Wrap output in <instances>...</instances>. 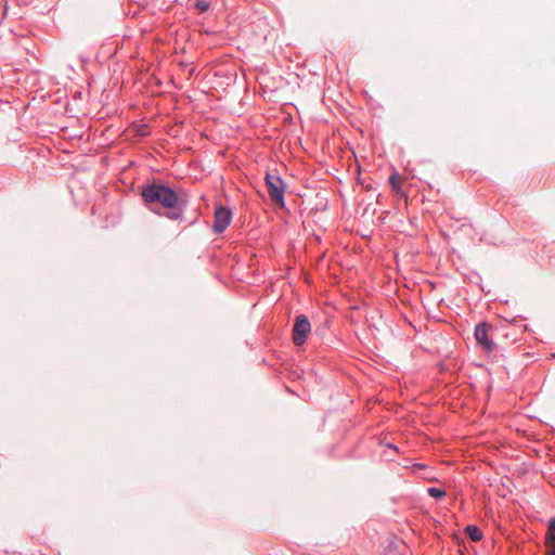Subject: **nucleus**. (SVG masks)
Listing matches in <instances>:
<instances>
[{"label": "nucleus", "instance_id": "1", "mask_svg": "<svg viewBox=\"0 0 555 555\" xmlns=\"http://www.w3.org/2000/svg\"><path fill=\"white\" fill-rule=\"evenodd\" d=\"M144 202L151 206H160L162 208L172 209L168 215L171 219H178L181 215L183 201L170 188L162 184H151L142 190Z\"/></svg>", "mask_w": 555, "mask_h": 555}, {"label": "nucleus", "instance_id": "2", "mask_svg": "<svg viewBox=\"0 0 555 555\" xmlns=\"http://www.w3.org/2000/svg\"><path fill=\"white\" fill-rule=\"evenodd\" d=\"M266 184L271 201L278 204L279 206L283 207L285 190L283 180L275 173H267Z\"/></svg>", "mask_w": 555, "mask_h": 555}, {"label": "nucleus", "instance_id": "3", "mask_svg": "<svg viewBox=\"0 0 555 555\" xmlns=\"http://www.w3.org/2000/svg\"><path fill=\"white\" fill-rule=\"evenodd\" d=\"M311 332V324L305 314L297 315L293 326V341L296 346H301L306 343L308 335Z\"/></svg>", "mask_w": 555, "mask_h": 555}, {"label": "nucleus", "instance_id": "4", "mask_svg": "<svg viewBox=\"0 0 555 555\" xmlns=\"http://www.w3.org/2000/svg\"><path fill=\"white\" fill-rule=\"evenodd\" d=\"M491 326L487 323H480L475 328V338L482 346V348L487 351H493L495 348L494 343L489 337V331Z\"/></svg>", "mask_w": 555, "mask_h": 555}, {"label": "nucleus", "instance_id": "5", "mask_svg": "<svg viewBox=\"0 0 555 555\" xmlns=\"http://www.w3.org/2000/svg\"><path fill=\"white\" fill-rule=\"evenodd\" d=\"M214 231L222 233L230 224L232 219V212L230 209L220 206L215 210Z\"/></svg>", "mask_w": 555, "mask_h": 555}, {"label": "nucleus", "instance_id": "6", "mask_svg": "<svg viewBox=\"0 0 555 555\" xmlns=\"http://www.w3.org/2000/svg\"><path fill=\"white\" fill-rule=\"evenodd\" d=\"M545 545L547 555H555V517L551 518L545 534Z\"/></svg>", "mask_w": 555, "mask_h": 555}, {"label": "nucleus", "instance_id": "7", "mask_svg": "<svg viewBox=\"0 0 555 555\" xmlns=\"http://www.w3.org/2000/svg\"><path fill=\"white\" fill-rule=\"evenodd\" d=\"M465 531L467 532L468 537L472 541H479L482 538L481 530L476 526H467Z\"/></svg>", "mask_w": 555, "mask_h": 555}, {"label": "nucleus", "instance_id": "8", "mask_svg": "<svg viewBox=\"0 0 555 555\" xmlns=\"http://www.w3.org/2000/svg\"><path fill=\"white\" fill-rule=\"evenodd\" d=\"M400 181L401 179L398 173H393L389 177V183L391 185L392 191H395L396 193L400 192Z\"/></svg>", "mask_w": 555, "mask_h": 555}, {"label": "nucleus", "instance_id": "9", "mask_svg": "<svg viewBox=\"0 0 555 555\" xmlns=\"http://www.w3.org/2000/svg\"><path fill=\"white\" fill-rule=\"evenodd\" d=\"M427 491L430 496L436 499H441L446 495V492L443 490L437 488H429Z\"/></svg>", "mask_w": 555, "mask_h": 555}, {"label": "nucleus", "instance_id": "10", "mask_svg": "<svg viewBox=\"0 0 555 555\" xmlns=\"http://www.w3.org/2000/svg\"><path fill=\"white\" fill-rule=\"evenodd\" d=\"M196 8L201 11V12H205L208 10V3L201 0V1H197L196 2Z\"/></svg>", "mask_w": 555, "mask_h": 555}]
</instances>
